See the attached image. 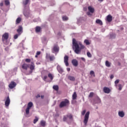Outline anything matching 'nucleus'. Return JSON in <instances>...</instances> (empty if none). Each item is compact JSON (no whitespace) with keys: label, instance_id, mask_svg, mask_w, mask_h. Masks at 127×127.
I'll use <instances>...</instances> for the list:
<instances>
[{"label":"nucleus","instance_id":"obj_1","mask_svg":"<svg viewBox=\"0 0 127 127\" xmlns=\"http://www.w3.org/2000/svg\"><path fill=\"white\" fill-rule=\"evenodd\" d=\"M72 45L75 47L74 52L76 54H79L81 50L85 48V46L82 44L81 42H77L76 39H72Z\"/></svg>","mask_w":127,"mask_h":127},{"label":"nucleus","instance_id":"obj_2","mask_svg":"<svg viewBox=\"0 0 127 127\" xmlns=\"http://www.w3.org/2000/svg\"><path fill=\"white\" fill-rule=\"evenodd\" d=\"M69 105H70V101H69V100L64 99V100L60 103L59 108L62 109V108H65V107H68Z\"/></svg>","mask_w":127,"mask_h":127},{"label":"nucleus","instance_id":"obj_3","mask_svg":"<svg viewBox=\"0 0 127 127\" xmlns=\"http://www.w3.org/2000/svg\"><path fill=\"white\" fill-rule=\"evenodd\" d=\"M33 106V103L32 102H30L28 103L27 107L25 110L26 115L29 114V110H30Z\"/></svg>","mask_w":127,"mask_h":127},{"label":"nucleus","instance_id":"obj_4","mask_svg":"<svg viewBox=\"0 0 127 127\" xmlns=\"http://www.w3.org/2000/svg\"><path fill=\"white\" fill-rule=\"evenodd\" d=\"M89 116H90V112L88 111L85 115L84 119L83 120V123L85 126L87 125L88 124V121H89Z\"/></svg>","mask_w":127,"mask_h":127},{"label":"nucleus","instance_id":"obj_5","mask_svg":"<svg viewBox=\"0 0 127 127\" xmlns=\"http://www.w3.org/2000/svg\"><path fill=\"white\" fill-rule=\"evenodd\" d=\"M8 33H5L2 36V41H4L5 40H7V39H8Z\"/></svg>","mask_w":127,"mask_h":127},{"label":"nucleus","instance_id":"obj_6","mask_svg":"<svg viewBox=\"0 0 127 127\" xmlns=\"http://www.w3.org/2000/svg\"><path fill=\"white\" fill-rule=\"evenodd\" d=\"M17 32L18 33V34H19V35H21V33H22V32H23V29L22 28V26H18V28L17 30Z\"/></svg>","mask_w":127,"mask_h":127},{"label":"nucleus","instance_id":"obj_7","mask_svg":"<svg viewBox=\"0 0 127 127\" xmlns=\"http://www.w3.org/2000/svg\"><path fill=\"white\" fill-rule=\"evenodd\" d=\"M68 60H69V57L68 56H65L64 57V62L65 63V66H69V63H68Z\"/></svg>","mask_w":127,"mask_h":127},{"label":"nucleus","instance_id":"obj_8","mask_svg":"<svg viewBox=\"0 0 127 127\" xmlns=\"http://www.w3.org/2000/svg\"><path fill=\"white\" fill-rule=\"evenodd\" d=\"M48 59L50 62L52 63V62L55 60V56H54V55H50L48 56Z\"/></svg>","mask_w":127,"mask_h":127},{"label":"nucleus","instance_id":"obj_9","mask_svg":"<svg viewBox=\"0 0 127 127\" xmlns=\"http://www.w3.org/2000/svg\"><path fill=\"white\" fill-rule=\"evenodd\" d=\"M10 104V99H9V96H7L5 101V107H8Z\"/></svg>","mask_w":127,"mask_h":127},{"label":"nucleus","instance_id":"obj_10","mask_svg":"<svg viewBox=\"0 0 127 127\" xmlns=\"http://www.w3.org/2000/svg\"><path fill=\"white\" fill-rule=\"evenodd\" d=\"M15 86H16V83H15L14 81H12L9 84V88L10 89H13V88H14Z\"/></svg>","mask_w":127,"mask_h":127},{"label":"nucleus","instance_id":"obj_11","mask_svg":"<svg viewBox=\"0 0 127 127\" xmlns=\"http://www.w3.org/2000/svg\"><path fill=\"white\" fill-rule=\"evenodd\" d=\"M103 92H104L105 94H110V92H111V89H110L109 87H105L103 88Z\"/></svg>","mask_w":127,"mask_h":127},{"label":"nucleus","instance_id":"obj_12","mask_svg":"<svg viewBox=\"0 0 127 127\" xmlns=\"http://www.w3.org/2000/svg\"><path fill=\"white\" fill-rule=\"evenodd\" d=\"M71 63L73 66L77 67L78 66V61L76 59H73L71 61Z\"/></svg>","mask_w":127,"mask_h":127},{"label":"nucleus","instance_id":"obj_13","mask_svg":"<svg viewBox=\"0 0 127 127\" xmlns=\"http://www.w3.org/2000/svg\"><path fill=\"white\" fill-rule=\"evenodd\" d=\"M35 31L36 33H39V32H41V31H42V28L40 26H36L35 28Z\"/></svg>","mask_w":127,"mask_h":127},{"label":"nucleus","instance_id":"obj_14","mask_svg":"<svg viewBox=\"0 0 127 127\" xmlns=\"http://www.w3.org/2000/svg\"><path fill=\"white\" fill-rule=\"evenodd\" d=\"M59 47L58 45H55L53 47V50L54 52H59Z\"/></svg>","mask_w":127,"mask_h":127},{"label":"nucleus","instance_id":"obj_15","mask_svg":"<svg viewBox=\"0 0 127 127\" xmlns=\"http://www.w3.org/2000/svg\"><path fill=\"white\" fill-rule=\"evenodd\" d=\"M107 20L108 22H111L112 20H113V16L111 15H108L107 16Z\"/></svg>","mask_w":127,"mask_h":127},{"label":"nucleus","instance_id":"obj_16","mask_svg":"<svg viewBox=\"0 0 127 127\" xmlns=\"http://www.w3.org/2000/svg\"><path fill=\"white\" fill-rule=\"evenodd\" d=\"M88 10L91 12V13H94L95 11V9L93 7H92V6H89L88 7Z\"/></svg>","mask_w":127,"mask_h":127},{"label":"nucleus","instance_id":"obj_17","mask_svg":"<svg viewBox=\"0 0 127 127\" xmlns=\"http://www.w3.org/2000/svg\"><path fill=\"white\" fill-rule=\"evenodd\" d=\"M22 69H24V70H27V68H28V64H24L22 65Z\"/></svg>","mask_w":127,"mask_h":127},{"label":"nucleus","instance_id":"obj_18","mask_svg":"<svg viewBox=\"0 0 127 127\" xmlns=\"http://www.w3.org/2000/svg\"><path fill=\"white\" fill-rule=\"evenodd\" d=\"M96 23L99 24V25H103V22L99 19H97L96 20Z\"/></svg>","mask_w":127,"mask_h":127},{"label":"nucleus","instance_id":"obj_19","mask_svg":"<svg viewBox=\"0 0 127 127\" xmlns=\"http://www.w3.org/2000/svg\"><path fill=\"white\" fill-rule=\"evenodd\" d=\"M118 115L119 117H121V118H124L125 117V113H124L123 111L119 112Z\"/></svg>","mask_w":127,"mask_h":127},{"label":"nucleus","instance_id":"obj_20","mask_svg":"<svg viewBox=\"0 0 127 127\" xmlns=\"http://www.w3.org/2000/svg\"><path fill=\"white\" fill-rule=\"evenodd\" d=\"M42 43H44V44H47V38L45 37H43L42 39Z\"/></svg>","mask_w":127,"mask_h":127},{"label":"nucleus","instance_id":"obj_21","mask_svg":"<svg viewBox=\"0 0 127 127\" xmlns=\"http://www.w3.org/2000/svg\"><path fill=\"white\" fill-rule=\"evenodd\" d=\"M48 77L50 79V82H51V81H52V80H53V78H54V75H53V74H51V73H49L48 74Z\"/></svg>","mask_w":127,"mask_h":127},{"label":"nucleus","instance_id":"obj_22","mask_svg":"<svg viewBox=\"0 0 127 127\" xmlns=\"http://www.w3.org/2000/svg\"><path fill=\"white\" fill-rule=\"evenodd\" d=\"M40 125L42 127H45L46 126V122L45 121H41L40 122Z\"/></svg>","mask_w":127,"mask_h":127},{"label":"nucleus","instance_id":"obj_23","mask_svg":"<svg viewBox=\"0 0 127 127\" xmlns=\"http://www.w3.org/2000/svg\"><path fill=\"white\" fill-rule=\"evenodd\" d=\"M29 1H30V0H23V5H26Z\"/></svg>","mask_w":127,"mask_h":127},{"label":"nucleus","instance_id":"obj_24","mask_svg":"<svg viewBox=\"0 0 127 127\" xmlns=\"http://www.w3.org/2000/svg\"><path fill=\"white\" fill-rule=\"evenodd\" d=\"M68 80H70V81H75V77L74 76H68Z\"/></svg>","mask_w":127,"mask_h":127},{"label":"nucleus","instance_id":"obj_25","mask_svg":"<svg viewBox=\"0 0 127 127\" xmlns=\"http://www.w3.org/2000/svg\"><path fill=\"white\" fill-rule=\"evenodd\" d=\"M57 69H58V71L59 72V73H62L64 72L63 69L60 66L57 67Z\"/></svg>","mask_w":127,"mask_h":127},{"label":"nucleus","instance_id":"obj_26","mask_svg":"<svg viewBox=\"0 0 127 127\" xmlns=\"http://www.w3.org/2000/svg\"><path fill=\"white\" fill-rule=\"evenodd\" d=\"M53 88L55 91L59 90V86H58V85H54Z\"/></svg>","mask_w":127,"mask_h":127},{"label":"nucleus","instance_id":"obj_27","mask_svg":"<svg viewBox=\"0 0 127 127\" xmlns=\"http://www.w3.org/2000/svg\"><path fill=\"white\" fill-rule=\"evenodd\" d=\"M77 98V94L74 92L72 95V100H76Z\"/></svg>","mask_w":127,"mask_h":127},{"label":"nucleus","instance_id":"obj_28","mask_svg":"<svg viewBox=\"0 0 127 127\" xmlns=\"http://www.w3.org/2000/svg\"><path fill=\"white\" fill-rule=\"evenodd\" d=\"M21 21V18L18 17L17 18L16 20V24H17L18 23H20Z\"/></svg>","mask_w":127,"mask_h":127},{"label":"nucleus","instance_id":"obj_29","mask_svg":"<svg viewBox=\"0 0 127 127\" xmlns=\"http://www.w3.org/2000/svg\"><path fill=\"white\" fill-rule=\"evenodd\" d=\"M105 65L107 67H111V63L109 62L108 61H106L105 62Z\"/></svg>","mask_w":127,"mask_h":127},{"label":"nucleus","instance_id":"obj_30","mask_svg":"<svg viewBox=\"0 0 127 127\" xmlns=\"http://www.w3.org/2000/svg\"><path fill=\"white\" fill-rule=\"evenodd\" d=\"M89 74H90V75H91L92 76L96 77V75H95V72H94L93 70L90 71Z\"/></svg>","mask_w":127,"mask_h":127},{"label":"nucleus","instance_id":"obj_31","mask_svg":"<svg viewBox=\"0 0 127 127\" xmlns=\"http://www.w3.org/2000/svg\"><path fill=\"white\" fill-rule=\"evenodd\" d=\"M35 67V66L34 65V64L32 63L30 66V70H34V68Z\"/></svg>","mask_w":127,"mask_h":127},{"label":"nucleus","instance_id":"obj_32","mask_svg":"<svg viewBox=\"0 0 127 127\" xmlns=\"http://www.w3.org/2000/svg\"><path fill=\"white\" fill-rule=\"evenodd\" d=\"M24 15L26 17H28L29 16V12H27L26 11H24Z\"/></svg>","mask_w":127,"mask_h":127},{"label":"nucleus","instance_id":"obj_33","mask_svg":"<svg viewBox=\"0 0 127 127\" xmlns=\"http://www.w3.org/2000/svg\"><path fill=\"white\" fill-rule=\"evenodd\" d=\"M66 117L67 118H68L69 120H72V119H73V116H72L71 114H67Z\"/></svg>","mask_w":127,"mask_h":127},{"label":"nucleus","instance_id":"obj_34","mask_svg":"<svg viewBox=\"0 0 127 127\" xmlns=\"http://www.w3.org/2000/svg\"><path fill=\"white\" fill-rule=\"evenodd\" d=\"M84 43H85L86 45H90V42H89V40L87 39L84 40Z\"/></svg>","mask_w":127,"mask_h":127},{"label":"nucleus","instance_id":"obj_35","mask_svg":"<svg viewBox=\"0 0 127 127\" xmlns=\"http://www.w3.org/2000/svg\"><path fill=\"white\" fill-rule=\"evenodd\" d=\"M38 120H39L38 118H37V117H36L35 119L34 120L33 123L36 124V123L38 122Z\"/></svg>","mask_w":127,"mask_h":127},{"label":"nucleus","instance_id":"obj_36","mask_svg":"<svg viewBox=\"0 0 127 127\" xmlns=\"http://www.w3.org/2000/svg\"><path fill=\"white\" fill-rule=\"evenodd\" d=\"M42 78L44 80V81H46V79H47V75H45L43 76V74L42 75Z\"/></svg>","mask_w":127,"mask_h":127},{"label":"nucleus","instance_id":"obj_37","mask_svg":"<svg viewBox=\"0 0 127 127\" xmlns=\"http://www.w3.org/2000/svg\"><path fill=\"white\" fill-rule=\"evenodd\" d=\"M119 83H120V80L119 79H117L115 81V84L116 87H117V86H118L117 84H119Z\"/></svg>","mask_w":127,"mask_h":127},{"label":"nucleus","instance_id":"obj_38","mask_svg":"<svg viewBox=\"0 0 127 127\" xmlns=\"http://www.w3.org/2000/svg\"><path fill=\"white\" fill-rule=\"evenodd\" d=\"M93 96H94V92H90L88 97L89 98H92Z\"/></svg>","mask_w":127,"mask_h":127},{"label":"nucleus","instance_id":"obj_39","mask_svg":"<svg viewBox=\"0 0 127 127\" xmlns=\"http://www.w3.org/2000/svg\"><path fill=\"white\" fill-rule=\"evenodd\" d=\"M20 36V35H19V34H16V35H15L14 36V38L15 39H17L18 36Z\"/></svg>","mask_w":127,"mask_h":127},{"label":"nucleus","instance_id":"obj_40","mask_svg":"<svg viewBox=\"0 0 127 127\" xmlns=\"http://www.w3.org/2000/svg\"><path fill=\"white\" fill-rule=\"evenodd\" d=\"M87 56H88V57H89L90 58L92 57V54H91V53H90L89 52H88L87 53Z\"/></svg>","mask_w":127,"mask_h":127},{"label":"nucleus","instance_id":"obj_41","mask_svg":"<svg viewBox=\"0 0 127 127\" xmlns=\"http://www.w3.org/2000/svg\"><path fill=\"white\" fill-rule=\"evenodd\" d=\"M5 4L6 5H8L9 4V1L7 0H5Z\"/></svg>","mask_w":127,"mask_h":127},{"label":"nucleus","instance_id":"obj_42","mask_svg":"<svg viewBox=\"0 0 127 127\" xmlns=\"http://www.w3.org/2000/svg\"><path fill=\"white\" fill-rule=\"evenodd\" d=\"M118 87L119 88V91L122 90V89H123V87L122 86V84H119Z\"/></svg>","mask_w":127,"mask_h":127},{"label":"nucleus","instance_id":"obj_43","mask_svg":"<svg viewBox=\"0 0 127 127\" xmlns=\"http://www.w3.org/2000/svg\"><path fill=\"white\" fill-rule=\"evenodd\" d=\"M67 121V116H64L63 118V122H66Z\"/></svg>","mask_w":127,"mask_h":127},{"label":"nucleus","instance_id":"obj_44","mask_svg":"<svg viewBox=\"0 0 127 127\" xmlns=\"http://www.w3.org/2000/svg\"><path fill=\"white\" fill-rule=\"evenodd\" d=\"M31 61V60L29 59H26L25 60V62H27V63H30Z\"/></svg>","mask_w":127,"mask_h":127},{"label":"nucleus","instance_id":"obj_45","mask_svg":"<svg viewBox=\"0 0 127 127\" xmlns=\"http://www.w3.org/2000/svg\"><path fill=\"white\" fill-rule=\"evenodd\" d=\"M85 114H86V110L82 111V112H81L82 116H84Z\"/></svg>","mask_w":127,"mask_h":127},{"label":"nucleus","instance_id":"obj_46","mask_svg":"<svg viewBox=\"0 0 127 127\" xmlns=\"http://www.w3.org/2000/svg\"><path fill=\"white\" fill-rule=\"evenodd\" d=\"M63 20H68V17L67 16L63 17Z\"/></svg>","mask_w":127,"mask_h":127},{"label":"nucleus","instance_id":"obj_47","mask_svg":"<svg viewBox=\"0 0 127 127\" xmlns=\"http://www.w3.org/2000/svg\"><path fill=\"white\" fill-rule=\"evenodd\" d=\"M41 53V52L38 51L36 53V55H40Z\"/></svg>","mask_w":127,"mask_h":127},{"label":"nucleus","instance_id":"obj_48","mask_svg":"<svg viewBox=\"0 0 127 127\" xmlns=\"http://www.w3.org/2000/svg\"><path fill=\"white\" fill-rule=\"evenodd\" d=\"M81 60H82V61H84V62H85L86 61V59H85V58H81Z\"/></svg>","mask_w":127,"mask_h":127},{"label":"nucleus","instance_id":"obj_49","mask_svg":"<svg viewBox=\"0 0 127 127\" xmlns=\"http://www.w3.org/2000/svg\"><path fill=\"white\" fill-rule=\"evenodd\" d=\"M55 117H56V118L59 117V114L57 113V114L55 115Z\"/></svg>","mask_w":127,"mask_h":127},{"label":"nucleus","instance_id":"obj_50","mask_svg":"<svg viewBox=\"0 0 127 127\" xmlns=\"http://www.w3.org/2000/svg\"><path fill=\"white\" fill-rule=\"evenodd\" d=\"M66 70H67V71H68V72H70V70H71V69L69 67H67L66 68Z\"/></svg>","mask_w":127,"mask_h":127},{"label":"nucleus","instance_id":"obj_51","mask_svg":"<svg viewBox=\"0 0 127 127\" xmlns=\"http://www.w3.org/2000/svg\"><path fill=\"white\" fill-rule=\"evenodd\" d=\"M36 98H40V95L38 94V95L36 96Z\"/></svg>","mask_w":127,"mask_h":127},{"label":"nucleus","instance_id":"obj_52","mask_svg":"<svg viewBox=\"0 0 127 127\" xmlns=\"http://www.w3.org/2000/svg\"><path fill=\"white\" fill-rule=\"evenodd\" d=\"M114 78V75H111L110 76L111 79H113Z\"/></svg>","mask_w":127,"mask_h":127},{"label":"nucleus","instance_id":"obj_53","mask_svg":"<svg viewBox=\"0 0 127 127\" xmlns=\"http://www.w3.org/2000/svg\"><path fill=\"white\" fill-rule=\"evenodd\" d=\"M0 5L1 6H2L3 5V2H1V3H0Z\"/></svg>","mask_w":127,"mask_h":127},{"label":"nucleus","instance_id":"obj_54","mask_svg":"<svg viewBox=\"0 0 127 127\" xmlns=\"http://www.w3.org/2000/svg\"><path fill=\"white\" fill-rule=\"evenodd\" d=\"M44 98V96L41 95V99H43Z\"/></svg>","mask_w":127,"mask_h":127},{"label":"nucleus","instance_id":"obj_55","mask_svg":"<svg viewBox=\"0 0 127 127\" xmlns=\"http://www.w3.org/2000/svg\"><path fill=\"white\" fill-rule=\"evenodd\" d=\"M87 15H90V12H88L87 13Z\"/></svg>","mask_w":127,"mask_h":127},{"label":"nucleus","instance_id":"obj_56","mask_svg":"<svg viewBox=\"0 0 127 127\" xmlns=\"http://www.w3.org/2000/svg\"><path fill=\"white\" fill-rule=\"evenodd\" d=\"M98 100L99 103L101 102V99H100L99 98H98Z\"/></svg>","mask_w":127,"mask_h":127},{"label":"nucleus","instance_id":"obj_57","mask_svg":"<svg viewBox=\"0 0 127 127\" xmlns=\"http://www.w3.org/2000/svg\"><path fill=\"white\" fill-rule=\"evenodd\" d=\"M37 57H38V55H37L36 54V56H35V58H37Z\"/></svg>","mask_w":127,"mask_h":127},{"label":"nucleus","instance_id":"obj_58","mask_svg":"<svg viewBox=\"0 0 127 127\" xmlns=\"http://www.w3.org/2000/svg\"><path fill=\"white\" fill-rule=\"evenodd\" d=\"M103 0H98V1H100L101 2H102V1H103Z\"/></svg>","mask_w":127,"mask_h":127},{"label":"nucleus","instance_id":"obj_59","mask_svg":"<svg viewBox=\"0 0 127 127\" xmlns=\"http://www.w3.org/2000/svg\"><path fill=\"white\" fill-rule=\"evenodd\" d=\"M119 65H121V63H119Z\"/></svg>","mask_w":127,"mask_h":127}]
</instances>
